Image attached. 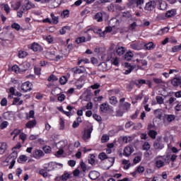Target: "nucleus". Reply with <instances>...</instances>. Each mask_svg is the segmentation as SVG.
Returning a JSON list of instances; mask_svg holds the SVG:
<instances>
[{"mask_svg": "<svg viewBox=\"0 0 181 181\" xmlns=\"http://www.w3.org/2000/svg\"><path fill=\"white\" fill-rule=\"evenodd\" d=\"M125 98H122L119 101L118 110H116V117H124L125 112L131 110V103L125 102Z\"/></svg>", "mask_w": 181, "mask_h": 181, "instance_id": "nucleus-1", "label": "nucleus"}, {"mask_svg": "<svg viewBox=\"0 0 181 181\" xmlns=\"http://www.w3.org/2000/svg\"><path fill=\"white\" fill-rule=\"evenodd\" d=\"M16 158H18V152L13 151L5 160L6 163H9L8 169H13L15 163H16Z\"/></svg>", "mask_w": 181, "mask_h": 181, "instance_id": "nucleus-2", "label": "nucleus"}, {"mask_svg": "<svg viewBox=\"0 0 181 181\" xmlns=\"http://www.w3.org/2000/svg\"><path fill=\"white\" fill-rule=\"evenodd\" d=\"M107 60L110 61L112 64L116 66V67L119 66V60L118 59V57L115 56V53L114 52L108 54Z\"/></svg>", "mask_w": 181, "mask_h": 181, "instance_id": "nucleus-3", "label": "nucleus"}, {"mask_svg": "<svg viewBox=\"0 0 181 181\" xmlns=\"http://www.w3.org/2000/svg\"><path fill=\"white\" fill-rule=\"evenodd\" d=\"M162 119L164 125H166V124H170V122H173V121L176 119V116L175 115L165 114L163 116Z\"/></svg>", "mask_w": 181, "mask_h": 181, "instance_id": "nucleus-4", "label": "nucleus"}, {"mask_svg": "<svg viewBox=\"0 0 181 181\" xmlns=\"http://www.w3.org/2000/svg\"><path fill=\"white\" fill-rule=\"evenodd\" d=\"M153 146L156 151H160L165 146L162 144V139L160 137L157 138V139L153 142Z\"/></svg>", "mask_w": 181, "mask_h": 181, "instance_id": "nucleus-5", "label": "nucleus"}, {"mask_svg": "<svg viewBox=\"0 0 181 181\" xmlns=\"http://www.w3.org/2000/svg\"><path fill=\"white\" fill-rule=\"evenodd\" d=\"M23 93H28V91H32V83L26 81L22 83L21 87Z\"/></svg>", "mask_w": 181, "mask_h": 181, "instance_id": "nucleus-6", "label": "nucleus"}, {"mask_svg": "<svg viewBox=\"0 0 181 181\" xmlns=\"http://www.w3.org/2000/svg\"><path fill=\"white\" fill-rule=\"evenodd\" d=\"M28 49H30L33 52H42L43 50V47L37 42H33L28 45Z\"/></svg>", "mask_w": 181, "mask_h": 181, "instance_id": "nucleus-7", "label": "nucleus"}, {"mask_svg": "<svg viewBox=\"0 0 181 181\" xmlns=\"http://www.w3.org/2000/svg\"><path fill=\"white\" fill-rule=\"evenodd\" d=\"M91 132H93V127H90L84 130V133L82 136L83 141H87V140L91 138Z\"/></svg>", "mask_w": 181, "mask_h": 181, "instance_id": "nucleus-8", "label": "nucleus"}, {"mask_svg": "<svg viewBox=\"0 0 181 181\" xmlns=\"http://www.w3.org/2000/svg\"><path fill=\"white\" fill-rule=\"evenodd\" d=\"M136 62L137 63L139 70H144V67H146L148 66V62L145 59H136Z\"/></svg>", "mask_w": 181, "mask_h": 181, "instance_id": "nucleus-9", "label": "nucleus"}, {"mask_svg": "<svg viewBox=\"0 0 181 181\" xmlns=\"http://www.w3.org/2000/svg\"><path fill=\"white\" fill-rule=\"evenodd\" d=\"M124 66L126 69L124 70V74H130V73L132 72V70L136 68V65H131L129 62L124 63Z\"/></svg>", "mask_w": 181, "mask_h": 181, "instance_id": "nucleus-10", "label": "nucleus"}, {"mask_svg": "<svg viewBox=\"0 0 181 181\" xmlns=\"http://www.w3.org/2000/svg\"><path fill=\"white\" fill-rule=\"evenodd\" d=\"M156 6V2H155V1H150L146 4L144 9L145 11H148L149 12H151V11H153V9H155Z\"/></svg>", "mask_w": 181, "mask_h": 181, "instance_id": "nucleus-11", "label": "nucleus"}, {"mask_svg": "<svg viewBox=\"0 0 181 181\" xmlns=\"http://www.w3.org/2000/svg\"><path fill=\"white\" fill-rule=\"evenodd\" d=\"M45 153H43V151L35 149L33 153V158H35V159H40L42 156H44Z\"/></svg>", "mask_w": 181, "mask_h": 181, "instance_id": "nucleus-12", "label": "nucleus"}, {"mask_svg": "<svg viewBox=\"0 0 181 181\" xmlns=\"http://www.w3.org/2000/svg\"><path fill=\"white\" fill-rule=\"evenodd\" d=\"M134 149V147L132 146H126L124 148V152H123V155L124 156H131V154L133 153Z\"/></svg>", "mask_w": 181, "mask_h": 181, "instance_id": "nucleus-13", "label": "nucleus"}, {"mask_svg": "<svg viewBox=\"0 0 181 181\" xmlns=\"http://www.w3.org/2000/svg\"><path fill=\"white\" fill-rule=\"evenodd\" d=\"M100 112L107 114V112L110 111V105H108V103H102L100 106Z\"/></svg>", "mask_w": 181, "mask_h": 181, "instance_id": "nucleus-14", "label": "nucleus"}, {"mask_svg": "<svg viewBox=\"0 0 181 181\" xmlns=\"http://www.w3.org/2000/svg\"><path fill=\"white\" fill-rule=\"evenodd\" d=\"M37 124V122L36 119H33V120H29L26 124H25V127L28 128V129H32V128H35L36 125Z\"/></svg>", "mask_w": 181, "mask_h": 181, "instance_id": "nucleus-15", "label": "nucleus"}, {"mask_svg": "<svg viewBox=\"0 0 181 181\" xmlns=\"http://www.w3.org/2000/svg\"><path fill=\"white\" fill-rule=\"evenodd\" d=\"M32 8H36V6L29 0H27L24 7L23 6V9H25V11H29V9H32Z\"/></svg>", "mask_w": 181, "mask_h": 181, "instance_id": "nucleus-16", "label": "nucleus"}, {"mask_svg": "<svg viewBox=\"0 0 181 181\" xmlns=\"http://www.w3.org/2000/svg\"><path fill=\"white\" fill-rule=\"evenodd\" d=\"M131 47L134 50H142V49L144 47V44H142L141 42H134L133 44H131Z\"/></svg>", "mask_w": 181, "mask_h": 181, "instance_id": "nucleus-17", "label": "nucleus"}, {"mask_svg": "<svg viewBox=\"0 0 181 181\" xmlns=\"http://www.w3.org/2000/svg\"><path fill=\"white\" fill-rule=\"evenodd\" d=\"M29 67H30V64H29L28 62L20 64L21 74L25 73V71H26V70H29Z\"/></svg>", "mask_w": 181, "mask_h": 181, "instance_id": "nucleus-18", "label": "nucleus"}, {"mask_svg": "<svg viewBox=\"0 0 181 181\" xmlns=\"http://www.w3.org/2000/svg\"><path fill=\"white\" fill-rule=\"evenodd\" d=\"M71 177H73V174L67 171H64V174L61 175L62 181H67L69 179H71Z\"/></svg>", "mask_w": 181, "mask_h": 181, "instance_id": "nucleus-19", "label": "nucleus"}, {"mask_svg": "<svg viewBox=\"0 0 181 181\" xmlns=\"http://www.w3.org/2000/svg\"><path fill=\"white\" fill-rule=\"evenodd\" d=\"M159 5L158 8L160 9V11H166L168 9V4L165 1H158Z\"/></svg>", "mask_w": 181, "mask_h": 181, "instance_id": "nucleus-20", "label": "nucleus"}, {"mask_svg": "<svg viewBox=\"0 0 181 181\" xmlns=\"http://www.w3.org/2000/svg\"><path fill=\"white\" fill-rule=\"evenodd\" d=\"M8 149V144L6 142H1L0 143V155H4L5 152Z\"/></svg>", "mask_w": 181, "mask_h": 181, "instance_id": "nucleus-21", "label": "nucleus"}, {"mask_svg": "<svg viewBox=\"0 0 181 181\" xmlns=\"http://www.w3.org/2000/svg\"><path fill=\"white\" fill-rule=\"evenodd\" d=\"M57 168V165H56V163L50 162L48 163V166L45 168V169H47V172H52L53 170H55Z\"/></svg>", "mask_w": 181, "mask_h": 181, "instance_id": "nucleus-22", "label": "nucleus"}, {"mask_svg": "<svg viewBox=\"0 0 181 181\" xmlns=\"http://www.w3.org/2000/svg\"><path fill=\"white\" fill-rule=\"evenodd\" d=\"M56 52H57L56 48L51 47L49 50L47 52L46 54L48 56V57H54L56 56Z\"/></svg>", "mask_w": 181, "mask_h": 181, "instance_id": "nucleus-23", "label": "nucleus"}, {"mask_svg": "<svg viewBox=\"0 0 181 181\" xmlns=\"http://www.w3.org/2000/svg\"><path fill=\"white\" fill-rule=\"evenodd\" d=\"M69 77H70V74H67L66 76H62L59 78V83L62 86H64L69 81Z\"/></svg>", "mask_w": 181, "mask_h": 181, "instance_id": "nucleus-24", "label": "nucleus"}, {"mask_svg": "<svg viewBox=\"0 0 181 181\" xmlns=\"http://www.w3.org/2000/svg\"><path fill=\"white\" fill-rule=\"evenodd\" d=\"M86 71V68L83 66L76 67L74 71V74H83Z\"/></svg>", "mask_w": 181, "mask_h": 181, "instance_id": "nucleus-25", "label": "nucleus"}, {"mask_svg": "<svg viewBox=\"0 0 181 181\" xmlns=\"http://www.w3.org/2000/svg\"><path fill=\"white\" fill-rule=\"evenodd\" d=\"M116 52L118 56H122L123 54H125V47H116Z\"/></svg>", "mask_w": 181, "mask_h": 181, "instance_id": "nucleus-26", "label": "nucleus"}, {"mask_svg": "<svg viewBox=\"0 0 181 181\" xmlns=\"http://www.w3.org/2000/svg\"><path fill=\"white\" fill-rule=\"evenodd\" d=\"M154 115L156 118L158 119H162V117H163V112H162V110L157 109L154 111Z\"/></svg>", "mask_w": 181, "mask_h": 181, "instance_id": "nucleus-27", "label": "nucleus"}, {"mask_svg": "<svg viewBox=\"0 0 181 181\" xmlns=\"http://www.w3.org/2000/svg\"><path fill=\"white\" fill-rule=\"evenodd\" d=\"M144 46L146 50H153V49H155V47H156V45H155V44H153V42H152L146 43Z\"/></svg>", "mask_w": 181, "mask_h": 181, "instance_id": "nucleus-28", "label": "nucleus"}, {"mask_svg": "<svg viewBox=\"0 0 181 181\" xmlns=\"http://www.w3.org/2000/svg\"><path fill=\"white\" fill-rule=\"evenodd\" d=\"M171 84L174 87H178V86H180L181 84V79L180 78H174L171 81Z\"/></svg>", "mask_w": 181, "mask_h": 181, "instance_id": "nucleus-29", "label": "nucleus"}, {"mask_svg": "<svg viewBox=\"0 0 181 181\" xmlns=\"http://www.w3.org/2000/svg\"><path fill=\"white\" fill-rule=\"evenodd\" d=\"M94 21H96L98 22H103V13L98 12L93 16Z\"/></svg>", "mask_w": 181, "mask_h": 181, "instance_id": "nucleus-30", "label": "nucleus"}, {"mask_svg": "<svg viewBox=\"0 0 181 181\" xmlns=\"http://www.w3.org/2000/svg\"><path fill=\"white\" fill-rule=\"evenodd\" d=\"M175 15H176V11L175 9H172V10H168L166 13H165V18H172L173 16H175Z\"/></svg>", "mask_w": 181, "mask_h": 181, "instance_id": "nucleus-31", "label": "nucleus"}, {"mask_svg": "<svg viewBox=\"0 0 181 181\" xmlns=\"http://www.w3.org/2000/svg\"><path fill=\"white\" fill-rule=\"evenodd\" d=\"M109 103L111 104V105H114L115 107V105L118 104V99L115 96H111L109 98Z\"/></svg>", "mask_w": 181, "mask_h": 181, "instance_id": "nucleus-32", "label": "nucleus"}, {"mask_svg": "<svg viewBox=\"0 0 181 181\" xmlns=\"http://www.w3.org/2000/svg\"><path fill=\"white\" fill-rule=\"evenodd\" d=\"M148 135L150 136V138H151V139H156L158 132L155 130H150L148 132Z\"/></svg>", "mask_w": 181, "mask_h": 181, "instance_id": "nucleus-33", "label": "nucleus"}, {"mask_svg": "<svg viewBox=\"0 0 181 181\" xmlns=\"http://www.w3.org/2000/svg\"><path fill=\"white\" fill-rule=\"evenodd\" d=\"M168 32H169V27H165L159 30L157 35L162 36V35H165V33H168Z\"/></svg>", "mask_w": 181, "mask_h": 181, "instance_id": "nucleus-34", "label": "nucleus"}, {"mask_svg": "<svg viewBox=\"0 0 181 181\" xmlns=\"http://www.w3.org/2000/svg\"><path fill=\"white\" fill-rule=\"evenodd\" d=\"M66 56V54L62 53L61 54L57 55L54 59L55 62H60V60H64Z\"/></svg>", "mask_w": 181, "mask_h": 181, "instance_id": "nucleus-35", "label": "nucleus"}, {"mask_svg": "<svg viewBox=\"0 0 181 181\" xmlns=\"http://www.w3.org/2000/svg\"><path fill=\"white\" fill-rule=\"evenodd\" d=\"M28 52L23 50H20L18 51V57L19 59H25V57H26V56H28Z\"/></svg>", "mask_w": 181, "mask_h": 181, "instance_id": "nucleus-36", "label": "nucleus"}, {"mask_svg": "<svg viewBox=\"0 0 181 181\" xmlns=\"http://www.w3.org/2000/svg\"><path fill=\"white\" fill-rule=\"evenodd\" d=\"M132 57H134V53L132 52H127L124 54V59L125 60H127V62L132 60Z\"/></svg>", "mask_w": 181, "mask_h": 181, "instance_id": "nucleus-37", "label": "nucleus"}, {"mask_svg": "<svg viewBox=\"0 0 181 181\" xmlns=\"http://www.w3.org/2000/svg\"><path fill=\"white\" fill-rule=\"evenodd\" d=\"M156 168H158V169H160V168H163V166H165V161L162 160H157L156 161Z\"/></svg>", "mask_w": 181, "mask_h": 181, "instance_id": "nucleus-38", "label": "nucleus"}, {"mask_svg": "<svg viewBox=\"0 0 181 181\" xmlns=\"http://www.w3.org/2000/svg\"><path fill=\"white\" fill-rule=\"evenodd\" d=\"M75 42L77 45H80L81 43H86V37H78L76 39Z\"/></svg>", "mask_w": 181, "mask_h": 181, "instance_id": "nucleus-39", "label": "nucleus"}, {"mask_svg": "<svg viewBox=\"0 0 181 181\" xmlns=\"http://www.w3.org/2000/svg\"><path fill=\"white\" fill-rule=\"evenodd\" d=\"M26 160H28V156L25 155H21L18 158L17 162H18V163H23V162H26Z\"/></svg>", "mask_w": 181, "mask_h": 181, "instance_id": "nucleus-40", "label": "nucleus"}, {"mask_svg": "<svg viewBox=\"0 0 181 181\" xmlns=\"http://www.w3.org/2000/svg\"><path fill=\"white\" fill-rule=\"evenodd\" d=\"M70 29H71V28L69 25L64 26L59 30V35H66V30H70Z\"/></svg>", "mask_w": 181, "mask_h": 181, "instance_id": "nucleus-41", "label": "nucleus"}, {"mask_svg": "<svg viewBox=\"0 0 181 181\" xmlns=\"http://www.w3.org/2000/svg\"><path fill=\"white\" fill-rule=\"evenodd\" d=\"M97 175V172H95V171L90 172L89 173L90 179H91L92 180H95L98 177V175Z\"/></svg>", "mask_w": 181, "mask_h": 181, "instance_id": "nucleus-42", "label": "nucleus"}, {"mask_svg": "<svg viewBox=\"0 0 181 181\" xmlns=\"http://www.w3.org/2000/svg\"><path fill=\"white\" fill-rule=\"evenodd\" d=\"M11 70L12 71H14V73H16V74H18V73H21V66L13 65L11 67Z\"/></svg>", "mask_w": 181, "mask_h": 181, "instance_id": "nucleus-43", "label": "nucleus"}, {"mask_svg": "<svg viewBox=\"0 0 181 181\" xmlns=\"http://www.w3.org/2000/svg\"><path fill=\"white\" fill-rule=\"evenodd\" d=\"M8 125H9V122L8 121H2L0 123V129H5V128H8Z\"/></svg>", "mask_w": 181, "mask_h": 181, "instance_id": "nucleus-44", "label": "nucleus"}, {"mask_svg": "<svg viewBox=\"0 0 181 181\" xmlns=\"http://www.w3.org/2000/svg\"><path fill=\"white\" fill-rule=\"evenodd\" d=\"M50 16L52 19V22L54 25H57V23H59V18L57 17L56 16H54V13H52L50 14Z\"/></svg>", "mask_w": 181, "mask_h": 181, "instance_id": "nucleus-45", "label": "nucleus"}, {"mask_svg": "<svg viewBox=\"0 0 181 181\" xmlns=\"http://www.w3.org/2000/svg\"><path fill=\"white\" fill-rule=\"evenodd\" d=\"M98 158L100 160H105V159H108V156L105 152H102L98 155Z\"/></svg>", "mask_w": 181, "mask_h": 181, "instance_id": "nucleus-46", "label": "nucleus"}, {"mask_svg": "<svg viewBox=\"0 0 181 181\" xmlns=\"http://www.w3.org/2000/svg\"><path fill=\"white\" fill-rule=\"evenodd\" d=\"M70 16V11L66 9L64 10L62 13H61V16L62 18H69V16Z\"/></svg>", "mask_w": 181, "mask_h": 181, "instance_id": "nucleus-47", "label": "nucleus"}, {"mask_svg": "<svg viewBox=\"0 0 181 181\" xmlns=\"http://www.w3.org/2000/svg\"><path fill=\"white\" fill-rule=\"evenodd\" d=\"M39 173L41 175V176H43V177H47L48 176L47 168L40 170Z\"/></svg>", "mask_w": 181, "mask_h": 181, "instance_id": "nucleus-48", "label": "nucleus"}, {"mask_svg": "<svg viewBox=\"0 0 181 181\" xmlns=\"http://www.w3.org/2000/svg\"><path fill=\"white\" fill-rule=\"evenodd\" d=\"M88 163L90 165H94L95 163V156L94 154H91L90 158H88Z\"/></svg>", "mask_w": 181, "mask_h": 181, "instance_id": "nucleus-49", "label": "nucleus"}, {"mask_svg": "<svg viewBox=\"0 0 181 181\" xmlns=\"http://www.w3.org/2000/svg\"><path fill=\"white\" fill-rule=\"evenodd\" d=\"M34 73H35V74H36V76H40V74H42V68L35 66L34 67Z\"/></svg>", "mask_w": 181, "mask_h": 181, "instance_id": "nucleus-50", "label": "nucleus"}, {"mask_svg": "<svg viewBox=\"0 0 181 181\" xmlns=\"http://www.w3.org/2000/svg\"><path fill=\"white\" fill-rule=\"evenodd\" d=\"M3 8L7 15L11 12V7L8 4H3Z\"/></svg>", "mask_w": 181, "mask_h": 181, "instance_id": "nucleus-51", "label": "nucleus"}, {"mask_svg": "<svg viewBox=\"0 0 181 181\" xmlns=\"http://www.w3.org/2000/svg\"><path fill=\"white\" fill-rule=\"evenodd\" d=\"M136 26H138L136 22H133L132 24L129 25V30H132V32H134V30L136 29Z\"/></svg>", "mask_w": 181, "mask_h": 181, "instance_id": "nucleus-52", "label": "nucleus"}, {"mask_svg": "<svg viewBox=\"0 0 181 181\" xmlns=\"http://www.w3.org/2000/svg\"><path fill=\"white\" fill-rule=\"evenodd\" d=\"M92 32H93V33H95L96 35H100V37H103V35H104V33H103L101 29L98 30L95 28H93Z\"/></svg>", "mask_w": 181, "mask_h": 181, "instance_id": "nucleus-53", "label": "nucleus"}, {"mask_svg": "<svg viewBox=\"0 0 181 181\" xmlns=\"http://www.w3.org/2000/svg\"><path fill=\"white\" fill-rule=\"evenodd\" d=\"M11 115H12V112H6L3 114V118H4V119H11Z\"/></svg>", "mask_w": 181, "mask_h": 181, "instance_id": "nucleus-54", "label": "nucleus"}, {"mask_svg": "<svg viewBox=\"0 0 181 181\" xmlns=\"http://www.w3.org/2000/svg\"><path fill=\"white\" fill-rule=\"evenodd\" d=\"M101 141L103 144H105V142H108V141H110V136L107 134H103L101 138Z\"/></svg>", "mask_w": 181, "mask_h": 181, "instance_id": "nucleus-55", "label": "nucleus"}, {"mask_svg": "<svg viewBox=\"0 0 181 181\" xmlns=\"http://www.w3.org/2000/svg\"><path fill=\"white\" fill-rule=\"evenodd\" d=\"M57 80H59L57 76L53 74H51L47 78V81H57Z\"/></svg>", "mask_w": 181, "mask_h": 181, "instance_id": "nucleus-56", "label": "nucleus"}, {"mask_svg": "<svg viewBox=\"0 0 181 181\" xmlns=\"http://www.w3.org/2000/svg\"><path fill=\"white\" fill-rule=\"evenodd\" d=\"M12 29H15L17 31L21 30V25H19L18 23H14L11 25Z\"/></svg>", "mask_w": 181, "mask_h": 181, "instance_id": "nucleus-57", "label": "nucleus"}, {"mask_svg": "<svg viewBox=\"0 0 181 181\" xmlns=\"http://www.w3.org/2000/svg\"><path fill=\"white\" fill-rule=\"evenodd\" d=\"M181 50V46L180 45H175L172 47V52L173 53H177V52H180Z\"/></svg>", "mask_w": 181, "mask_h": 181, "instance_id": "nucleus-58", "label": "nucleus"}, {"mask_svg": "<svg viewBox=\"0 0 181 181\" xmlns=\"http://www.w3.org/2000/svg\"><path fill=\"white\" fill-rule=\"evenodd\" d=\"M156 100L158 104L160 105L163 104V101H164L163 97L158 95L156 97Z\"/></svg>", "mask_w": 181, "mask_h": 181, "instance_id": "nucleus-59", "label": "nucleus"}, {"mask_svg": "<svg viewBox=\"0 0 181 181\" xmlns=\"http://www.w3.org/2000/svg\"><path fill=\"white\" fill-rule=\"evenodd\" d=\"M153 81L155 84H163V81L161 78H153Z\"/></svg>", "mask_w": 181, "mask_h": 181, "instance_id": "nucleus-60", "label": "nucleus"}, {"mask_svg": "<svg viewBox=\"0 0 181 181\" xmlns=\"http://www.w3.org/2000/svg\"><path fill=\"white\" fill-rule=\"evenodd\" d=\"M144 151H148L151 149V144L148 142H145L143 145Z\"/></svg>", "mask_w": 181, "mask_h": 181, "instance_id": "nucleus-61", "label": "nucleus"}, {"mask_svg": "<svg viewBox=\"0 0 181 181\" xmlns=\"http://www.w3.org/2000/svg\"><path fill=\"white\" fill-rule=\"evenodd\" d=\"M42 149L45 153H50L52 152V148L49 146H44Z\"/></svg>", "mask_w": 181, "mask_h": 181, "instance_id": "nucleus-62", "label": "nucleus"}, {"mask_svg": "<svg viewBox=\"0 0 181 181\" xmlns=\"http://www.w3.org/2000/svg\"><path fill=\"white\" fill-rule=\"evenodd\" d=\"M145 172V168L144 166H139L136 170V173H144Z\"/></svg>", "mask_w": 181, "mask_h": 181, "instance_id": "nucleus-63", "label": "nucleus"}, {"mask_svg": "<svg viewBox=\"0 0 181 181\" xmlns=\"http://www.w3.org/2000/svg\"><path fill=\"white\" fill-rule=\"evenodd\" d=\"M138 115H139V110H136L135 113L130 116L131 119H136L138 118Z\"/></svg>", "mask_w": 181, "mask_h": 181, "instance_id": "nucleus-64", "label": "nucleus"}]
</instances>
